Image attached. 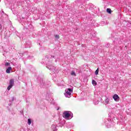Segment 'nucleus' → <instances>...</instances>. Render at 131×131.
I'll list each match as a JSON object with an SVG mask.
<instances>
[{
  "instance_id": "nucleus-10",
  "label": "nucleus",
  "mask_w": 131,
  "mask_h": 131,
  "mask_svg": "<svg viewBox=\"0 0 131 131\" xmlns=\"http://www.w3.org/2000/svg\"><path fill=\"white\" fill-rule=\"evenodd\" d=\"M95 75H98L99 74V69H97L95 71Z\"/></svg>"
},
{
  "instance_id": "nucleus-13",
  "label": "nucleus",
  "mask_w": 131,
  "mask_h": 131,
  "mask_svg": "<svg viewBox=\"0 0 131 131\" xmlns=\"http://www.w3.org/2000/svg\"><path fill=\"white\" fill-rule=\"evenodd\" d=\"M105 103H106V104H108V103H109V99H108V98H107V99H106V100H105Z\"/></svg>"
},
{
  "instance_id": "nucleus-14",
  "label": "nucleus",
  "mask_w": 131,
  "mask_h": 131,
  "mask_svg": "<svg viewBox=\"0 0 131 131\" xmlns=\"http://www.w3.org/2000/svg\"><path fill=\"white\" fill-rule=\"evenodd\" d=\"M5 66H10V63L9 62H6L5 63Z\"/></svg>"
},
{
  "instance_id": "nucleus-12",
  "label": "nucleus",
  "mask_w": 131,
  "mask_h": 131,
  "mask_svg": "<svg viewBox=\"0 0 131 131\" xmlns=\"http://www.w3.org/2000/svg\"><path fill=\"white\" fill-rule=\"evenodd\" d=\"M71 75H74V76H76V74H75V72H74V71L72 72Z\"/></svg>"
},
{
  "instance_id": "nucleus-5",
  "label": "nucleus",
  "mask_w": 131,
  "mask_h": 131,
  "mask_svg": "<svg viewBox=\"0 0 131 131\" xmlns=\"http://www.w3.org/2000/svg\"><path fill=\"white\" fill-rule=\"evenodd\" d=\"M9 84L12 86L14 85V79H12L10 80Z\"/></svg>"
},
{
  "instance_id": "nucleus-4",
  "label": "nucleus",
  "mask_w": 131,
  "mask_h": 131,
  "mask_svg": "<svg viewBox=\"0 0 131 131\" xmlns=\"http://www.w3.org/2000/svg\"><path fill=\"white\" fill-rule=\"evenodd\" d=\"M11 70H12V67H10L6 70L7 73H11Z\"/></svg>"
},
{
  "instance_id": "nucleus-9",
  "label": "nucleus",
  "mask_w": 131,
  "mask_h": 131,
  "mask_svg": "<svg viewBox=\"0 0 131 131\" xmlns=\"http://www.w3.org/2000/svg\"><path fill=\"white\" fill-rule=\"evenodd\" d=\"M28 124H29V125L31 124V120L30 119H28Z\"/></svg>"
},
{
  "instance_id": "nucleus-15",
  "label": "nucleus",
  "mask_w": 131,
  "mask_h": 131,
  "mask_svg": "<svg viewBox=\"0 0 131 131\" xmlns=\"http://www.w3.org/2000/svg\"><path fill=\"white\" fill-rule=\"evenodd\" d=\"M57 110H59V108H57Z\"/></svg>"
},
{
  "instance_id": "nucleus-6",
  "label": "nucleus",
  "mask_w": 131,
  "mask_h": 131,
  "mask_svg": "<svg viewBox=\"0 0 131 131\" xmlns=\"http://www.w3.org/2000/svg\"><path fill=\"white\" fill-rule=\"evenodd\" d=\"M106 12L107 13H108V14H111V13H112V10H111V9L110 8H107L106 9Z\"/></svg>"
},
{
  "instance_id": "nucleus-8",
  "label": "nucleus",
  "mask_w": 131,
  "mask_h": 131,
  "mask_svg": "<svg viewBox=\"0 0 131 131\" xmlns=\"http://www.w3.org/2000/svg\"><path fill=\"white\" fill-rule=\"evenodd\" d=\"M12 88H13V86H12V85H9L8 86V87L7 88L8 91H10V90H11V89H12Z\"/></svg>"
},
{
  "instance_id": "nucleus-3",
  "label": "nucleus",
  "mask_w": 131,
  "mask_h": 131,
  "mask_svg": "<svg viewBox=\"0 0 131 131\" xmlns=\"http://www.w3.org/2000/svg\"><path fill=\"white\" fill-rule=\"evenodd\" d=\"M113 98L114 100H115L116 101V102H118V101H119V100L120 99L119 98V96H118V95L117 94H115Z\"/></svg>"
},
{
  "instance_id": "nucleus-1",
  "label": "nucleus",
  "mask_w": 131,
  "mask_h": 131,
  "mask_svg": "<svg viewBox=\"0 0 131 131\" xmlns=\"http://www.w3.org/2000/svg\"><path fill=\"white\" fill-rule=\"evenodd\" d=\"M70 114L69 113V112L68 111H65L62 114V117L63 118H65L66 119H67V118H69L70 117Z\"/></svg>"
},
{
  "instance_id": "nucleus-7",
  "label": "nucleus",
  "mask_w": 131,
  "mask_h": 131,
  "mask_svg": "<svg viewBox=\"0 0 131 131\" xmlns=\"http://www.w3.org/2000/svg\"><path fill=\"white\" fill-rule=\"evenodd\" d=\"M92 84L93 85H97V82L95 80H92Z\"/></svg>"
},
{
  "instance_id": "nucleus-2",
  "label": "nucleus",
  "mask_w": 131,
  "mask_h": 131,
  "mask_svg": "<svg viewBox=\"0 0 131 131\" xmlns=\"http://www.w3.org/2000/svg\"><path fill=\"white\" fill-rule=\"evenodd\" d=\"M68 91L66 93H64V95L67 98H70L71 96V92H72V90L71 89H68Z\"/></svg>"
},
{
  "instance_id": "nucleus-11",
  "label": "nucleus",
  "mask_w": 131,
  "mask_h": 131,
  "mask_svg": "<svg viewBox=\"0 0 131 131\" xmlns=\"http://www.w3.org/2000/svg\"><path fill=\"white\" fill-rule=\"evenodd\" d=\"M55 38H57V39H59V38H60V36H59V35H55Z\"/></svg>"
}]
</instances>
